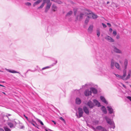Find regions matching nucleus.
Wrapping results in <instances>:
<instances>
[{
  "instance_id": "4d7b16f0",
  "label": "nucleus",
  "mask_w": 131,
  "mask_h": 131,
  "mask_svg": "<svg viewBox=\"0 0 131 131\" xmlns=\"http://www.w3.org/2000/svg\"><path fill=\"white\" fill-rule=\"evenodd\" d=\"M3 94H5V93H4V92H3Z\"/></svg>"
},
{
  "instance_id": "13d9d810",
  "label": "nucleus",
  "mask_w": 131,
  "mask_h": 131,
  "mask_svg": "<svg viewBox=\"0 0 131 131\" xmlns=\"http://www.w3.org/2000/svg\"><path fill=\"white\" fill-rule=\"evenodd\" d=\"M45 130H46V131H48V130H47V129H45Z\"/></svg>"
},
{
  "instance_id": "603ef678",
  "label": "nucleus",
  "mask_w": 131,
  "mask_h": 131,
  "mask_svg": "<svg viewBox=\"0 0 131 131\" xmlns=\"http://www.w3.org/2000/svg\"><path fill=\"white\" fill-rule=\"evenodd\" d=\"M0 86H3V87H4V86H3V85H1V84H0Z\"/></svg>"
},
{
  "instance_id": "8fccbe9b",
  "label": "nucleus",
  "mask_w": 131,
  "mask_h": 131,
  "mask_svg": "<svg viewBox=\"0 0 131 131\" xmlns=\"http://www.w3.org/2000/svg\"><path fill=\"white\" fill-rule=\"evenodd\" d=\"M52 122L54 123V124H56V122H55L53 121H52Z\"/></svg>"
},
{
  "instance_id": "20e7f679",
  "label": "nucleus",
  "mask_w": 131,
  "mask_h": 131,
  "mask_svg": "<svg viewBox=\"0 0 131 131\" xmlns=\"http://www.w3.org/2000/svg\"><path fill=\"white\" fill-rule=\"evenodd\" d=\"M45 1V3H47L45 9V12H47L50 9L51 3L50 2V0H44Z\"/></svg>"
},
{
  "instance_id": "dca6fc26",
  "label": "nucleus",
  "mask_w": 131,
  "mask_h": 131,
  "mask_svg": "<svg viewBox=\"0 0 131 131\" xmlns=\"http://www.w3.org/2000/svg\"><path fill=\"white\" fill-rule=\"evenodd\" d=\"M83 109L85 113L87 114L89 113V111L88 109L86 106H84L83 107Z\"/></svg>"
},
{
  "instance_id": "5fc2aeb1",
  "label": "nucleus",
  "mask_w": 131,
  "mask_h": 131,
  "mask_svg": "<svg viewBox=\"0 0 131 131\" xmlns=\"http://www.w3.org/2000/svg\"><path fill=\"white\" fill-rule=\"evenodd\" d=\"M109 3V2H107V4H108Z\"/></svg>"
},
{
  "instance_id": "de8ad7c7",
  "label": "nucleus",
  "mask_w": 131,
  "mask_h": 131,
  "mask_svg": "<svg viewBox=\"0 0 131 131\" xmlns=\"http://www.w3.org/2000/svg\"><path fill=\"white\" fill-rule=\"evenodd\" d=\"M107 25L108 26H109V27H111V24H110V23H107Z\"/></svg>"
},
{
  "instance_id": "4468645a",
  "label": "nucleus",
  "mask_w": 131,
  "mask_h": 131,
  "mask_svg": "<svg viewBox=\"0 0 131 131\" xmlns=\"http://www.w3.org/2000/svg\"><path fill=\"white\" fill-rule=\"evenodd\" d=\"M92 92L91 91H89L88 90H86L84 92V94L86 96H88L91 95Z\"/></svg>"
},
{
  "instance_id": "b1692460",
  "label": "nucleus",
  "mask_w": 131,
  "mask_h": 131,
  "mask_svg": "<svg viewBox=\"0 0 131 131\" xmlns=\"http://www.w3.org/2000/svg\"><path fill=\"white\" fill-rule=\"evenodd\" d=\"M101 110L103 113L105 114L107 113V112L106 109L104 106H103L102 107Z\"/></svg>"
},
{
  "instance_id": "58836bf2",
  "label": "nucleus",
  "mask_w": 131,
  "mask_h": 131,
  "mask_svg": "<svg viewBox=\"0 0 131 131\" xmlns=\"http://www.w3.org/2000/svg\"><path fill=\"white\" fill-rule=\"evenodd\" d=\"M113 34L115 36L117 34L116 31H114L113 32Z\"/></svg>"
},
{
  "instance_id": "4c0bfd02",
  "label": "nucleus",
  "mask_w": 131,
  "mask_h": 131,
  "mask_svg": "<svg viewBox=\"0 0 131 131\" xmlns=\"http://www.w3.org/2000/svg\"><path fill=\"white\" fill-rule=\"evenodd\" d=\"M102 24L104 28H105L106 27V25L102 23Z\"/></svg>"
},
{
  "instance_id": "6ab92c4d",
  "label": "nucleus",
  "mask_w": 131,
  "mask_h": 131,
  "mask_svg": "<svg viewBox=\"0 0 131 131\" xmlns=\"http://www.w3.org/2000/svg\"><path fill=\"white\" fill-rule=\"evenodd\" d=\"M81 101L79 97H77L75 99V103L77 104H80L81 103Z\"/></svg>"
},
{
  "instance_id": "393cba45",
  "label": "nucleus",
  "mask_w": 131,
  "mask_h": 131,
  "mask_svg": "<svg viewBox=\"0 0 131 131\" xmlns=\"http://www.w3.org/2000/svg\"><path fill=\"white\" fill-rule=\"evenodd\" d=\"M43 2L39 7H38V9H39L42 8L44 6L45 3V1L44 0H43Z\"/></svg>"
},
{
  "instance_id": "f257e3e1",
  "label": "nucleus",
  "mask_w": 131,
  "mask_h": 131,
  "mask_svg": "<svg viewBox=\"0 0 131 131\" xmlns=\"http://www.w3.org/2000/svg\"><path fill=\"white\" fill-rule=\"evenodd\" d=\"M122 75L114 73L117 79H122L124 80L129 79L131 77V69L128 70L127 75L126 73L124 71Z\"/></svg>"
},
{
  "instance_id": "1a4fd4ad",
  "label": "nucleus",
  "mask_w": 131,
  "mask_h": 131,
  "mask_svg": "<svg viewBox=\"0 0 131 131\" xmlns=\"http://www.w3.org/2000/svg\"><path fill=\"white\" fill-rule=\"evenodd\" d=\"M88 15H89L90 18H92L93 19H96L97 17V16L96 15H95L92 13H89L88 14Z\"/></svg>"
},
{
  "instance_id": "79ce46f5",
  "label": "nucleus",
  "mask_w": 131,
  "mask_h": 131,
  "mask_svg": "<svg viewBox=\"0 0 131 131\" xmlns=\"http://www.w3.org/2000/svg\"><path fill=\"white\" fill-rule=\"evenodd\" d=\"M120 37L119 35H117L116 36V38L117 39H118Z\"/></svg>"
},
{
  "instance_id": "6e6552de",
  "label": "nucleus",
  "mask_w": 131,
  "mask_h": 131,
  "mask_svg": "<svg viewBox=\"0 0 131 131\" xmlns=\"http://www.w3.org/2000/svg\"><path fill=\"white\" fill-rule=\"evenodd\" d=\"M113 50L115 52L118 53H122V51L115 46L113 47Z\"/></svg>"
},
{
  "instance_id": "7ed1b4c3",
  "label": "nucleus",
  "mask_w": 131,
  "mask_h": 131,
  "mask_svg": "<svg viewBox=\"0 0 131 131\" xmlns=\"http://www.w3.org/2000/svg\"><path fill=\"white\" fill-rule=\"evenodd\" d=\"M128 60L127 59H125L124 61L123 65V71L126 73V70L128 65Z\"/></svg>"
},
{
  "instance_id": "9b49d317",
  "label": "nucleus",
  "mask_w": 131,
  "mask_h": 131,
  "mask_svg": "<svg viewBox=\"0 0 131 131\" xmlns=\"http://www.w3.org/2000/svg\"><path fill=\"white\" fill-rule=\"evenodd\" d=\"M93 25H90L89 26L88 29V32L89 33H91L93 31Z\"/></svg>"
},
{
  "instance_id": "a19ab883",
  "label": "nucleus",
  "mask_w": 131,
  "mask_h": 131,
  "mask_svg": "<svg viewBox=\"0 0 131 131\" xmlns=\"http://www.w3.org/2000/svg\"><path fill=\"white\" fill-rule=\"evenodd\" d=\"M121 84L125 88V89H126V86L125 85H124V84H122V83H121Z\"/></svg>"
},
{
  "instance_id": "aec40b11",
  "label": "nucleus",
  "mask_w": 131,
  "mask_h": 131,
  "mask_svg": "<svg viewBox=\"0 0 131 131\" xmlns=\"http://www.w3.org/2000/svg\"><path fill=\"white\" fill-rule=\"evenodd\" d=\"M57 7L55 4H53L52 6V10L54 12H56L57 11Z\"/></svg>"
},
{
  "instance_id": "f03ea898",
  "label": "nucleus",
  "mask_w": 131,
  "mask_h": 131,
  "mask_svg": "<svg viewBox=\"0 0 131 131\" xmlns=\"http://www.w3.org/2000/svg\"><path fill=\"white\" fill-rule=\"evenodd\" d=\"M105 118L106 120L107 123L111 125V128H114L115 127V124L113 121L110 119L108 118L107 116H106L105 117Z\"/></svg>"
},
{
  "instance_id": "c03bdc74",
  "label": "nucleus",
  "mask_w": 131,
  "mask_h": 131,
  "mask_svg": "<svg viewBox=\"0 0 131 131\" xmlns=\"http://www.w3.org/2000/svg\"><path fill=\"white\" fill-rule=\"evenodd\" d=\"M102 131H107L105 128H103Z\"/></svg>"
},
{
  "instance_id": "0eeeda50",
  "label": "nucleus",
  "mask_w": 131,
  "mask_h": 131,
  "mask_svg": "<svg viewBox=\"0 0 131 131\" xmlns=\"http://www.w3.org/2000/svg\"><path fill=\"white\" fill-rule=\"evenodd\" d=\"M106 107L110 114H114L115 112L111 106H108Z\"/></svg>"
},
{
  "instance_id": "c9c22d12",
  "label": "nucleus",
  "mask_w": 131,
  "mask_h": 131,
  "mask_svg": "<svg viewBox=\"0 0 131 131\" xmlns=\"http://www.w3.org/2000/svg\"><path fill=\"white\" fill-rule=\"evenodd\" d=\"M60 119L62 121L64 124H66V122L64 119L62 117H60Z\"/></svg>"
},
{
  "instance_id": "a211bd4d",
  "label": "nucleus",
  "mask_w": 131,
  "mask_h": 131,
  "mask_svg": "<svg viewBox=\"0 0 131 131\" xmlns=\"http://www.w3.org/2000/svg\"><path fill=\"white\" fill-rule=\"evenodd\" d=\"M91 91L94 94H96L97 93V90L93 88H90Z\"/></svg>"
},
{
  "instance_id": "39448f33",
  "label": "nucleus",
  "mask_w": 131,
  "mask_h": 131,
  "mask_svg": "<svg viewBox=\"0 0 131 131\" xmlns=\"http://www.w3.org/2000/svg\"><path fill=\"white\" fill-rule=\"evenodd\" d=\"M79 115H78L77 113L76 114V115L78 118H80L83 116V109L82 108L79 107L78 108Z\"/></svg>"
},
{
  "instance_id": "72a5a7b5",
  "label": "nucleus",
  "mask_w": 131,
  "mask_h": 131,
  "mask_svg": "<svg viewBox=\"0 0 131 131\" xmlns=\"http://www.w3.org/2000/svg\"><path fill=\"white\" fill-rule=\"evenodd\" d=\"M25 4L27 6H30L31 5V4L29 2H26L25 3Z\"/></svg>"
},
{
  "instance_id": "49530a36",
  "label": "nucleus",
  "mask_w": 131,
  "mask_h": 131,
  "mask_svg": "<svg viewBox=\"0 0 131 131\" xmlns=\"http://www.w3.org/2000/svg\"><path fill=\"white\" fill-rule=\"evenodd\" d=\"M24 116L28 121H29L28 120V118L27 116H26L25 115H24Z\"/></svg>"
},
{
  "instance_id": "c85d7f7f",
  "label": "nucleus",
  "mask_w": 131,
  "mask_h": 131,
  "mask_svg": "<svg viewBox=\"0 0 131 131\" xmlns=\"http://www.w3.org/2000/svg\"><path fill=\"white\" fill-rule=\"evenodd\" d=\"M103 128V127H102L101 126H99L97 127H96V129L101 131H102Z\"/></svg>"
},
{
  "instance_id": "2f4dec72",
  "label": "nucleus",
  "mask_w": 131,
  "mask_h": 131,
  "mask_svg": "<svg viewBox=\"0 0 131 131\" xmlns=\"http://www.w3.org/2000/svg\"><path fill=\"white\" fill-rule=\"evenodd\" d=\"M90 18V17L89 16V15H88V16L86 18V19L85 21V23H88L89 21Z\"/></svg>"
},
{
  "instance_id": "412c9836",
  "label": "nucleus",
  "mask_w": 131,
  "mask_h": 131,
  "mask_svg": "<svg viewBox=\"0 0 131 131\" xmlns=\"http://www.w3.org/2000/svg\"><path fill=\"white\" fill-rule=\"evenodd\" d=\"M41 2V0H38L34 2L33 5V7H35L36 5L39 4Z\"/></svg>"
},
{
  "instance_id": "473e14b6",
  "label": "nucleus",
  "mask_w": 131,
  "mask_h": 131,
  "mask_svg": "<svg viewBox=\"0 0 131 131\" xmlns=\"http://www.w3.org/2000/svg\"><path fill=\"white\" fill-rule=\"evenodd\" d=\"M4 128L5 131H11L10 130L7 126H5Z\"/></svg>"
},
{
  "instance_id": "f3484780",
  "label": "nucleus",
  "mask_w": 131,
  "mask_h": 131,
  "mask_svg": "<svg viewBox=\"0 0 131 131\" xmlns=\"http://www.w3.org/2000/svg\"><path fill=\"white\" fill-rule=\"evenodd\" d=\"M115 67L117 69L119 70H121V68L119 63L115 62Z\"/></svg>"
},
{
  "instance_id": "a18cd8bd",
  "label": "nucleus",
  "mask_w": 131,
  "mask_h": 131,
  "mask_svg": "<svg viewBox=\"0 0 131 131\" xmlns=\"http://www.w3.org/2000/svg\"><path fill=\"white\" fill-rule=\"evenodd\" d=\"M109 30L110 32H112V29L111 28H110Z\"/></svg>"
},
{
  "instance_id": "09e8293b",
  "label": "nucleus",
  "mask_w": 131,
  "mask_h": 131,
  "mask_svg": "<svg viewBox=\"0 0 131 131\" xmlns=\"http://www.w3.org/2000/svg\"><path fill=\"white\" fill-rule=\"evenodd\" d=\"M0 131H4V130L3 129L0 128Z\"/></svg>"
},
{
  "instance_id": "ea45409f",
  "label": "nucleus",
  "mask_w": 131,
  "mask_h": 131,
  "mask_svg": "<svg viewBox=\"0 0 131 131\" xmlns=\"http://www.w3.org/2000/svg\"><path fill=\"white\" fill-rule=\"evenodd\" d=\"M127 98L131 101V97L130 96H128L127 97Z\"/></svg>"
},
{
  "instance_id": "3c124183",
  "label": "nucleus",
  "mask_w": 131,
  "mask_h": 131,
  "mask_svg": "<svg viewBox=\"0 0 131 131\" xmlns=\"http://www.w3.org/2000/svg\"><path fill=\"white\" fill-rule=\"evenodd\" d=\"M76 11L74 12V14L75 15L76 14Z\"/></svg>"
},
{
  "instance_id": "864d4df0",
  "label": "nucleus",
  "mask_w": 131,
  "mask_h": 131,
  "mask_svg": "<svg viewBox=\"0 0 131 131\" xmlns=\"http://www.w3.org/2000/svg\"><path fill=\"white\" fill-rule=\"evenodd\" d=\"M24 127V126H22L21 127V128H23Z\"/></svg>"
},
{
  "instance_id": "bf43d9fd",
  "label": "nucleus",
  "mask_w": 131,
  "mask_h": 131,
  "mask_svg": "<svg viewBox=\"0 0 131 131\" xmlns=\"http://www.w3.org/2000/svg\"><path fill=\"white\" fill-rule=\"evenodd\" d=\"M61 3V2H60V3H59L60 4V3Z\"/></svg>"
},
{
  "instance_id": "e433bc0d",
  "label": "nucleus",
  "mask_w": 131,
  "mask_h": 131,
  "mask_svg": "<svg viewBox=\"0 0 131 131\" xmlns=\"http://www.w3.org/2000/svg\"><path fill=\"white\" fill-rule=\"evenodd\" d=\"M37 120L40 123V124L42 125H43V122L40 119H37Z\"/></svg>"
},
{
  "instance_id": "bb28decb",
  "label": "nucleus",
  "mask_w": 131,
  "mask_h": 131,
  "mask_svg": "<svg viewBox=\"0 0 131 131\" xmlns=\"http://www.w3.org/2000/svg\"><path fill=\"white\" fill-rule=\"evenodd\" d=\"M28 121L31 124H32L33 126L36 127L35 125L33 123H36V122L33 119H32L31 120V121Z\"/></svg>"
},
{
  "instance_id": "ddd939ff",
  "label": "nucleus",
  "mask_w": 131,
  "mask_h": 131,
  "mask_svg": "<svg viewBox=\"0 0 131 131\" xmlns=\"http://www.w3.org/2000/svg\"><path fill=\"white\" fill-rule=\"evenodd\" d=\"M93 103L95 104V105L99 107L101 106L100 103L97 100L94 99L93 100Z\"/></svg>"
},
{
  "instance_id": "f704fd0d",
  "label": "nucleus",
  "mask_w": 131,
  "mask_h": 131,
  "mask_svg": "<svg viewBox=\"0 0 131 131\" xmlns=\"http://www.w3.org/2000/svg\"><path fill=\"white\" fill-rule=\"evenodd\" d=\"M97 35L98 37L100 36V33L99 30H96Z\"/></svg>"
},
{
  "instance_id": "5701e85b",
  "label": "nucleus",
  "mask_w": 131,
  "mask_h": 131,
  "mask_svg": "<svg viewBox=\"0 0 131 131\" xmlns=\"http://www.w3.org/2000/svg\"><path fill=\"white\" fill-rule=\"evenodd\" d=\"M115 62L113 61V60H112L111 62V68L112 69H114V66H115Z\"/></svg>"
},
{
  "instance_id": "9d476101",
  "label": "nucleus",
  "mask_w": 131,
  "mask_h": 131,
  "mask_svg": "<svg viewBox=\"0 0 131 131\" xmlns=\"http://www.w3.org/2000/svg\"><path fill=\"white\" fill-rule=\"evenodd\" d=\"M57 63V61L56 60L55 61L54 63H53V64H52L51 65H50L49 66H47V67H45L43 68L42 69V70H45L46 69H48L49 68H50L52 67L54 65L56 64Z\"/></svg>"
},
{
  "instance_id": "6e6d98bb",
  "label": "nucleus",
  "mask_w": 131,
  "mask_h": 131,
  "mask_svg": "<svg viewBox=\"0 0 131 131\" xmlns=\"http://www.w3.org/2000/svg\"><path fill=\"white\" fill-rule=\"evenodd\" d=\"M8 115L10 116L11 115L10 114H8Z\"/></svg>"
},
{
  "instance_id": "4be33fe9",
  "label": "nucleus",
  "mask_w": 131,
  "mask_h": 131,
  "mask_svg": "<svg viewBox=\"0 0 131 131\" xmlns=\"http://www.w3.org/2000/svg\"><path fill=\"white\" fill-rule=\"evenodd\" d=\"M6 70L8 72L12 73H20L14 70H10L8 69H6Z\"/></svg>"
},
{
  "instance_id": "f8f14e48",
  "label": "nucleus",
  "mask_w": 131,
  "mask_h": 131,
  "mask_svg": "<svg viewBox=\"0 0 131 131\" xmlns=\"http://www.w3.org/2000/svg\"><path fill=\"white\" fill-rule=\"evenodd\" d=\"M105 39H107L108 41L110 42H114V40L112 39L111 37L109 36H107L105 37Z\"/></svg>"
},
{
  "instance_id": "c756f323",
  "label": "nucleus",
  "mask_w": 131,
  "mask_h": 131,
  "mask_svg": "<svg viewBox=\"0 0 131 131\" xmlns=\"http://www.w3.org/2000/svg\"><path fill=\"white\" fill-rule=\"evenodd\" d=\"M72 11H70L66 15V16H70L72 13Z\"/></svg>"
},
{
  "instance_id": "a878e982",
  "label": "nucleus",
  "mask_w": 131,
  "mask_h": 131,
  "mask_svg": "<svg viewBox=\"0 0 131 131\" xmlns=\"http://www.w3.org/2000/svg\"><path fill=\"white\" fill-rule=\"evenodd\" d=\"M83 14L82 13H81L79 16H78L77 17V19H79V20H80L82 19L83 17Z\"/></svg>"
},
{
  "instance_id": "7c9ffc66",
  "label": "nucleus",
  "mask_w": 131,
  "mask_h": 131,
  "mask_svg": "<svg viewBox=\"0 0 131 131\" xmlns=\"http://www.w3.org/2000/svg\"><path fill=\"white\" fill-rule=\"evenodd\" d=\"M99 71L102 74L104 73V69L102 67L100 68L99 69Z\"/></svg>"
},
{
  "instance_id": "052dcab7",
  "label": "nucleus",
  "mask_w": 131,
  "mask_h": 131,
  "mask_svg": "<svg viewBox=\"0 0 131 131\" xmlns=\"http://www.w3.org/2000/svg\"><path fill=\"white\" fill-rule=\"evenodd\" d=\"M119 62L120 63H121V61H119Z\"/></svg>"
},
{
  "instance_id": "cd10ccee",
  "label": "nucleus",
  "mask_w": 131,
  "mask_h": 131,
  "mask_svg": "<svg viewBox=\"0 0 131 131\" xmlns=\"http://www.w3.org/2000/svg\"><path fill=\"white\" fill-rule=\"evenodd\" d=\"M8 124L10 128L14 127V126L12 123L11 122H8Z\"/></svg>"
},
{
  "instance_id": "680f3d73",
  "label": "nucleus",
  "mask_w": 131,
  "mask_h": 131,
  "mask_svg": "<svg viewBox=\"0 0 131 131\" xmlns=\"http://www.w3.org/2000/svg\"><path fill=\"white\" fill-rule=\"evenodd\" d=\"M130 86L131 87V85H130Z\"/></svg>"
},
{
  "instance_id": "37998d69",
  "label": "nucleus",
  "mask_w": 131,
  "mask_h": 131,
  "mask_svg": "<svg viewBox=\"0 0 131 131\" xmlns=\"http://www.w3.org/2000/svg\"><path fill=\"white\" fill-rule=\"evenodd\" d=\"M99 121H94V123L96 124H97L99 123Z\"/></svg>"
},
{
  "instance_id": "2eb2a0df",
  "label": "nucleus",
  "mask_w": 131,
  "mask_h": 131,
  "mask_svg": "<svg viewBox=\"0 0 131 131\" xmlns=\"http://www.w3.org/2000/svg\"><path fill=\"white\" fill-rule=\"evenodd\" d=\"M100 99L105 104H108V102L106 100L105 97L102 96H101L100 97Z\"/></svg>"
},
{
  "instance_id": "423d86ee",
  "label": "nucleus",
  "mask_w": 131,
  "mask_h": 131,
  "mask_svg": "<svg viewBox=\"0 0 131 131\" xmlns=\"http://www.w3.org/2000/svg\"><path fill=\"white\" fill-rule=\"evenodd\" d=\"M86 105L90 108H93L95 106L94 104L91 101H89L86 104Z\"/></svg>"
}]
</instances>
